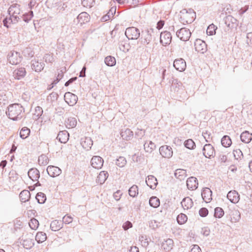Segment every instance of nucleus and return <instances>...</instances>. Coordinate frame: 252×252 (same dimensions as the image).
<instances>
[{"mask_svg":"<svg viewBox=\"0 0 252 252\" xmlns=\"http://www.w3.org/2000/svg\"><path fill=\"white\" fill-rule=\"evenodd\" d=\"M30 134V129L27 127H23L20 132V136L23 139L27 138Z\"/></svg>","mask_w":252,"mask_h":252,"instance_id":"nucleus-42","label":"nucleus"},{"mask_svg":"<svg viewBox=\"0 0 252 252\" xmlns=\"http://www.w3.org/2000/svg\"><path fill=\"white\" fill-rule=\"evenodd\" d=\"M125 35L128 39H137L140 36V31L135 27H129L126 29Z\"/></svg>","mask_w":252,"mask_h":252,"instance_id":"nucleus-5","label":"nucleus"},{"mask_svg":"<svg viewBox=\"0 0 252 252\" xmlns=\"http://www.w3.org/2000/svg\"><path fill=\"white\" fill-rule=\"evenodd\" d=\"M211 190L208 188H205L201 192V196L203 200L206 202H209L212 199Z\"/></svg>","mask_w":252,"mask_h":252,"instance_id":"nucleus-24","label":"nucleus"},{"mask_svg":"<svg viewBox=\"0 0 252 252\" xmlns=\"http://www.w3.org/2000/svg\"><path fill=\"white\" fill-rule=\"evenodd\" d=\"M227 198L231 202L236 204L240 200V195L237 191L231 190L227 193Z\"/></svg>","mask_w":252,"mask_h":252,"instance_id":"nucleus-17","label":"nucleus"},{"mask_svg":"<svg viewBox=\"0 0 252 252\" xmlns=\"http://www.w3.org/2000/svg\"><path fill=\"white\" fill-rule=\"evenodd\" d=\"M128 194L132 197L136 196L138 194V187L135 185L131 187L128 189Z\"/></svg>","mask_w":252,"mask_h":252,"instance_id":"nucleus-43","label":"nucleus"},{"mask_svg":"<svg viewBox=\"0 0 252 252\" xmlns=\"http://www.w3.org/2000/svg\"><path fill=\"white\" fill-rule=\"evenodd\" d=\"M65 101L70 106H74L77 103V96L70 92H66L64 95Z\"/></svg>","mask_w":252,"mask_h":252,"instance_id":"nucleus-8","label":"nucleus"},{"mask_svg":"<svg viewBox=\"0 0 252 252\" xmlns=\"http://www.w3.org/2000/svg\"><path fill=\"white\" fill-rule=\"evenodd\" d=\"M149 204L151 207L157 208L159 206V199L156 196H152L149 200Z\"/></svg>","mask_w":252,"mask_h":252,"instance_id":"nucleus-41","label":"nucleus"},{"mask_svg":"<svg viewBox=\"0 0 252 252\" xmlns=\"http://www.w3.org/2000/svg\"><path fill=\"white\" fill-rule=\"evenodd\" d=\"M46 170L48 175L52 177L58 176L62 173V170L59 167L52 165L48 166Z\"/></svg>","mask_w":252,"mask_h":252,"instance_id":"nucleus-13","label":"nucleus"},{"mask_svg":"<svg viewBox=\"0 0 252 252\" xmlns=\"http://www.w3.org/2000/svg\"><path fill=\"white\" fill-rule=\"evenodd\" d=\"M77 124V120L74 117H69L65 121V125L67 128L74 127Z\"/></svg>","mask_w":252,"mask_h":252,"instance_id":"nucleus-34","label":"nucleus"},{"mask_svg":"<svg viewBox=\"0 0 252 252\" xmlns=\"http://www.w3.org/2000/svg\"><path fill=\"white\" fill-rule=\"evenodd\" d=\"M144 147L145 151L149 153H152L156 147V145L152 141H150L148 143L145 142L144 143Z\"/></svg>","mask_w":252,"mask_h":252,"instance_id":"nucleus-37","label":"nucleus"},{"mask_svg":"<svg viewBox=\"0 0 252 252\" xmlns=\"http://www.w3.org/2000/svg\"><path fill=\"white\" fill-rule=\"evenodd\" d=\"M73 221V218L71 216L65 215L63 218L62 222L65 224H69Z\"/></svg>","mask_w":252,"mask_h":252,"instance_id":"nucleus-57","label":"nucleus"},{"mask_svg":"<svg viewBox=\"0 0 252 252\" xmlns=\"http://www.w3.org/2000/svg\"><path fill=\"white\" fill-rule=\"evenodd\" d=\"M31 197L30 192L28 190H23L20 194L19 197L22 202H26L29 200Z\"/></svg>","mask_w":252,"mask_h":252,"instance_id":"nucleus-32","label":"nucleus"},{"mask_svg":"<svg viewBox=\"0 0 252 252\" xmlns=\"http://www.w3.org/2000/svg\"><path fill=\"white\" fill-rule=\"evenodd\" d=\"M19 19L20 18L18 15H10V17L8 18V20H10V23H12V24L17 23Z\"/></svg>","mask_w":252,"mask_h":252,"instance_id":"nucleus-60","label":"nucleus"},{"mask_svg":"<svg viewBox=\"0 0 252 252\" xmlns=\"http://www.w3.org/2000/svg\"><path fill=\"white\" fill-rule=\"evenodd\" d=\"M77 20L78 23L82 25L90 21V16L86 12H82L78 15Z\"/></svg>","mask_w":252,"mask_h":252,"instance_id":"nucleus-23","label":"nucleus"},{"mask_svg":"<svg viewBox=\"0 0 252 252\" xmlns=\"http://www.w3.org/2000/svg\"><path fill=\"white\" fill-rule=\"evenodd\" d=\"M44 61L46 63H52L53 61V58L52 56L49 54H46L44 55L43 58Z\"/></svg>","mask_w":252,"mask_h":252,"instance_id":"nucleus-63","label":"nucleus"},{"mask_svg":"<svg viewBox=\"0 0 252 252\" xmlns=\"http://www.w3.org/2000/svg\"><path fill=\"white\" fill-rule=\"evenodd\" d=\"M93 142V140L90 137H85L81 139V144L82 146L84 149L88 151L91 149Z\"/></svg>","mask_w":252,"mask_h":252,"instance_id":"nucleus-20","label":"nucleus"},{"mask_svg":"<svg viewBox=\"0 0 252 252\" xmlns=\"http://www.w3.org/2000/svg\"><path fill=\"white\" fill-rule=\"evenodd\" d=\"M173 66L176 70L182 72L186 68V63L182 58L176 59L174 62Z\"/></svg>","mask_w":252,"mask_h":252,"instance_id":"nucleus-12","label":"nucleus"},{"mask_svg":"<svg viewBox=\"0 0 252 252\" xmlns=\"http://www.w3.org/2000/svg\"><path fill=\"white\" fill-rule=\"evenodd\" d=\"M182 87V83L178 82L177 80H174L172 83L171 89L175 92H178Z\"/></svg>","mask_w":252,"mask_h":252,"instance_id":"nucleus-39","label":"nucleus"},{"mask_svg":"<svg viewBox=\"0 0 252 252\" xmlns=\"http://www.w3.org/2000/svg\"><path fill=\"white\" fill-rule=\"evenodd\" d=\"M217 29V27L213 24L210 25L207 29V33L210 35H213L216 33V31Z\"/></svg>","mask_w":252,"mask_h":252,"instance_id":"nucleus-50","label":"nucleus"},{"mask_svg":"<svg viewBox=\"0 0 252 252\" xmlns=\"http://www.w3.org/2000/svg\"><path fill=\"white\" fill-rule=\"evenodd\" d=\"M105 64L109 66H113L116 64V59L114 57L108 56L105 58Z\"/></svg>","mask_w":252,"mask_h":252,"instance_id":"nucleus-40","label":"nucleus"},{"mask_svg":"<svg viewBox=\"0 0 252 252\" xmlns=\"http://www.w3.org/2000/svg\"><path fill=\"white\" fill-rule=\"evenodd\" d=\"M108 173L105 171H101L97 177V180L100 184H103L108 177Z\"/></svg>","mask_w":252,"mask_h":252,"instance_id":"nucleus-33","label":"nucleus"},{"mask_svg":"<svg viewBox=\"0 0 252 252\" xmlns=\"http://www.w3.org/2000/svg\"><path fill=\"white\" fill-rule=\"evenodd\" d=\"M121 135L123 139L129 140L132 138L133 133L130 129L126 128L124 131H121Z\"/></svg>","mask_w":252,"mask_h":252,"instance_id":"nucleus-31","label":"nucleus"},{"mask_svg":"<svg viewBox=\"0 0 252 252\" xmlns=\"http://www.w3.org/2000/svg\"><path fill=\"white\" fill-rule=\"evenodd\" d=\"M23 56L27 58H31L34 55V52L31 47H27L22 51Z\"/></svg>","mask_w":252,"mask_h":252,"instance_id":"nucleus-38","label":"nucleus"},{"mask_svg":"<svg viewBox=\"0 0 252 252\" xmlns=\"http://www.w3.org/2000/svg\"><path fill=\"white\" fill-rule=\"evenodd\" d=\"M69 133L66 130L61 131L58 133L57 139L62 143H66L69 139Z\"/></svg>","mask_w":252,"mask_h":252,"instance_id":"nucleus-25","label":"nucleus"},{"mask_svg":"<svg viewBox=\"0 0 252 252\" xmlns=\"http://www.w3.org/2000/svg\"><path fill=\"white\" fill-rule=\"evenodd\" d=\"M94 0H81L82 5L85 7L91 8L94 5Z\"/></svg>","mask_w":252,"mask_h":252,"instance_id":"nucleus-47","label":"nucleus"},{"mask_svg":"<svg viewBox=\"0 0 252 252\" xmlns=\"http://www.w3.org/2000/svg\"><path fill=\"white\" fill-rule=\"evenodd\" d=\"M181 203L183 208L187 210L191 208L193 204L192 199L189 197H185Z\"/></svg>","mask_w":252,"mask_h":252,"instance_id":"nucleus-28","label":"nucleus"},{"mask_svg":"<svg viewBox=\"0 0 252 252\" xmlns=\"http://www.w3.org/2000/svg\"><path fill=\"white\" fill-rule=\"evenodd\" d=\"M23 245L26 249H30L33 245V244L31 240L27 239L23 241Z\"/></svg>","mask_w":252,"mask_h":252,"instance_id":"nucleus-58","label":"nucleus"},{"mask_svg":"<svg viewBox=\"0 0 252 252\" xmlns=\"http://www.w3.org/2000/svg\"><path fill=\"white\" fill-rule=\"evenodd\" d=\"M42 108L40 106H36L35 108L34 113L33 114L36 119H38L42 115Z\"/></svg>","mask_w":252,"mask_h":252,"instance_id":"nucleus-56","label":"nucleus"},{"mask_svg":"<svg viewBox=\"0 0 252 252\" xmlns=\"http://www.w3.org/2000/svg\"><path fill=\"white\" fill-rule=\"evenodd\" d=\"M160 154L163 158H169L173 155V151L171 147L167 145L161 146L159 149Z\"/></svg>","mask_w":252,"mask_h":252,"instance_id":"nucleus-9","label":"nucleus"},{"mask_svg":"<svg viewBox=\"0 0 252 252\" xmlns=\"http://www.w3.org/2000/svg\"><path fill=\"white\" fill-rule=\"evenodd\" d=\"M225 25L230 29L236 28L238 25L237 20L231 15H228L224 19Z\"/></svg>","mask_w":252,"mask_h":252,"instance_id":"nucleus-11","label":"nucleus"},{"mask_svg":"<svg viewBox=\"0 0 252 252\" xmlns=\"http://www.w3.org/2000/svg\"><path fill=\"white\" fill-rule=\"evenodd\" d=\"M224 215V211L220 207H216L215 209L214 217L217 218H221Z\"/></svg>","mask_w":252,"mask_h":252,"instance_id":"nucleus-48","label":"nucleus"},{"mask_svg":"<svg viewBox=\"0 0 252 252\" xmlns=\"http://www.w3.org/2000/svg\"><path fill=\"white\" fill-rule=\"evenodd\" d=\"M37 202L39 204L44 203L46 200V195L42 192H38L35 196Z\"/></svg>","mask_w":252,"mask_h":252,"instance_id":"nucleus-44","label":"nucleus"},{"mask_svg":"<svg viewBox=\"0 0 252 252\" xmlns=\"http://www.w3.org/2000/svg\"><path fill=\"white\" fill-rule=\"evenodd\" d=\"M186 172L184 170L177 169L175 172V176L177 179L181 180L184 179Z\"/></svg>","mask_w":252,"mask_h":252,"instance_id":"nucleus-51","label":"nucleus"},{"mask_svg":"<svg viewBox=\"0 0 252 252\" xmlns=\"http://www.w3.org/2000/svg\"><path fill=\"white\" fill-rule=\"evenodd\" d=\"M187 186L189 189L193 190L197 188L198 180L194 177H190L189 178L186 182Z\"/></svg>","mask_w":252,"mask_h":252,"instance_id":"nucleus-16","label":"nucleus"},{"mask_svg":"<svg viewBox=\"0 0 252 252\" xmlns=\"http://www.w3.org/2000/svg\"><path fill=\"white\" fill-rule=\"evenodd\" d=\"M203 154L206 158H214L215 155V151L213 146L210 144H205L202 149Z\"/></svg>","mask_w":252,"mask_h":252,"instance_id":"nucleus-6","label":"nucleus"},{"mask_svg":"<svg viewBox=\"0 0 252 252\" xmlns=\"http://www.w3.org/2000/svg\"><path fill=\"white\" fill-rule=\"evenodd\" d=\"M174 242L172 239H167L161 244V247L166 252H170L173 247Z\"/></svg>","mask_w":252,"mask_h":252,"instance_id":"nucleus-22","label":"nucleus"},{"mask_svg":"<svg viewBox=\"0 0 252 252\" xmlns=\"http://www.w3.org/2000/svg\"><path fill=\"white\" fill-rule=\"evenodd\" d=\"M172 40V36L170 32L165 31L160 33V42L163 46L169 44Z\"/></svg>","mask_w":252,"mask_h":252,"instance_id":"nucleus-10","label":"nucleus"},{"mask_svg":"<svg viewBox=\"0 0 252 252\" xmlns=\"http://www.w3.org/2000/svg\"><path fill=\"white\" fill-rule=\"evenodd\" d=\"M47 239L46 234L43 232H38L35 236V240L38 243L44 242Z\"/></svg>","mask_w":252,"mask_h":252,"instance_id":"nucleus-36","label":"nucleus"},{"mask_svg":"<svg viewBox=\"0 0 252 252\" xmlns=\"http://www.w3.org/2000/svg\"><path fill=\"white\" fill-rule=\"evenodd\" d=\"M26 69L21 67L15 69L13 72V76L15 79L20 80L23 78L26 74Z\"/></svg>","mask_w":252,"mask_h":252,"instance_id":"nucleus-18","label":"nucleus"},{"mask_svg":"<svg viewBox=\"0 0 252 252\" xmlns=\"http://www.w3.org/2000/svg\"><path fill=\"white\" fill-rule=\"evenodd\" d=\"M153 31L152 30H146L142 32V39L143 40L142 42L144 44H149L152 39V32Z\"/></svg>","mask_w":252,"mask_h":252,"instance_id":"nucleus-14","label":"nucleus"},{"mask_svg":"<svg viewBox=\"0 0 252 252\" xmlns=\"http://www.w3.org/2000/svg\"><path fill=\"white\" fill-rule=\"evenodd\" d=\"M240 138L243 142L249 143L252 140V134L248 131H245L241 133Z\"/></svg>","mask_w":252,"mask_h":252,"instance_id":"nucleus-30","label":"nucleus"},{"mask_svg":"<svg viewBox=\"0 0 252 252\" xmlns=\"http://www.w3.org/2000/svg\"><path fill=\"white\" fill-rule=\"evenodd\" d=\"M221 143L224 147H229L232 144V141L228 135H224L221 139Z\"/></svg>","mask_w":252,"mask_h":252,"instance_id":"nucleus-35","label":"nucleus"},{"mask_svg":"<svg viewBox=\"0 0 252 252\" xmlns=\"http://www.w3.org/2000/svg\"><path fill=\"white\" fill-rule=\"evenodd\" d=\"M247 43L250 46H252V32L247 33Z\"/></svg>","mask_w":252,"mask_h":252,"instance_id":"nucleus-64","label":"nucleus"},{"mask_svg":"<svg viewBox=\"0 0 252 252\" xmlns=\"http://www.w3.org/2000/svg\"><path fill=\"white\" fill-rule=\"evenodd\" d=\"M145 135V131L142 129H137L135 132V136L137 138L141 139V138Z\"/></svg>","mask_w":252,"mask_h":252,"instance_id":"nucleus-61","label":"nucleus"},{"mask_svg":"<svg viewBox=\"0 0 252 252\" xmlns=\"http://www.w3.org/2000/svg\"><path fill=\"white\" fill-rule=\"evenodd\" d=\"M146 183L152 189H155L158 184L157 178L153 175H149L146 179Z\"/></svg>","mask_w":252,"mask_h":252,"instance_id":"nucleus-21","label":"nucleus"},{"mask_svg":"<svg viewBox=\"0 0 252 252\" xmlns=\"http://www.w3.org/2000/svg\"><path fill=\"white\" fill-rule=\"evenodd\" d=\"M92 166L96 169H100L103 164V159L99 156H94L91 159Z\"/></svg>","mask_w":252,"mask_h":252,"instance_id":"nucleus-15","label":"nucleus"},{"mask_svg":"<svg viewBox=\"0 0 252 252\" xmlns=\"http://www.w3.org/2000/svg\"><path fill=\"white\" fill-rule=\"evenodd\" d=\"M199 214L201 217H205L208 214V210L206 208H201L199 211Z\"/></svg>","mask_w":252,"mask_h":252,"instance_id":"nucleus-59","label":"nucleus"},{"mask_svg":"<svg viewBox=\"0 0 252 252\" xmlns=\"http://www.w3.org/2000/svg\"><path fill=\"white\" fill-rule=\"evenodd\" d=\"M176 34L181 40L186 41L189 39L191 36V32L187 28H182L177 30L176 32Z\"/></svg>","mask_w":252,"mask_h":252,"instance_id":"nucleus-4","label":"nucleus"},{"mask_svg":"<svg viewBox=\"0 0 252 252\" xmlns=\"http://www.w3.org/2000/svg\"><path fill=\"white\" fill-rule=\"evenodd\" d=\"M65 71L66 68L65 67L61 68L60 70H58V75L57 77L62 79L63 78V74Z\"/></svg>","mask_w":252,"mask_h":252,"instance_id":"nucleus-62","label":"nucleus"},{"mask_svg":"<svg viewBox=\"0 0 252 252\" xmlns=\"http://www.w3.org/2000/svg\"><path fill=\"white\" fill-rule=\"evenodd\" d=\"M20 5L14 4L11 5L8 8V12L10 15H18L20 13Z\"/></svg>","mask_w":252,"mask_h":252,"instance_id":"nucleus-27","label":"nucleus"},{"mask_svg":"<svg viewBox=\"0 0 252 252\" xmlns=\"http://www.w3.org/2000/svg\"><path fill=\"white\" fill-rule=\"evenodd\" d=\"M184 146L189 149H193L195 146V144L192 139H189L185 141Z\"/></svg>","mask_w":252,"mask_h":252,"instance_id":"nucleus-52","label":"nucleus"},{"mask_svg":"<svg viewBox=\"0 0 252 252\" xmlns=\"http://www.w3.org/2000/svg\"><path fill=\"white\" fill-rule=\"evenodd\" d=\"M63 226V222L57 220H53L50 224L51 229L54 231L60 230Z\"/></svg>","mask_w":252,"mask_h":252,"instance_id":"nucleus-29","label":"nucleus"},{"mask_svg":"<svg viewBox=\"0 0 252 252\" xmlns=\"http://www.w3.org/2000/svg\"><path fill=\"white\" fill-rule=\"evenodd\" d=\"M30 227L33 230L36 229L39 225L38 221L35 218H32L29 223Z\"/></svg>","mask_w":252,"mask_h":252,"instance_id":"nucleus-49","label":"nucleus"},{"mask_svg":"<svg viewBox=\"0 0 252 252\" xmlns=\"http://www.w3.org/2000/svg\"><path fill=\"white\" fill-rule=\"evenodd\" d=\"M126 160L125 157H119V158L116 159V164L119 167L122 168L126 165Z\"/></svg>","mask_w":252,"mask_h":252,"instance_id":"nucleus-45","label":"nucleus"},{"mask_svg":"<svg viewBox=\"0 0 252 252\" xmlns=\"http://www.w3.org/2000/svg\"><path fill=\"white\" fill-rule=\"evenodd\" d=\"M33 16V12L32 11H30L29 13L23 14L22 16V18H23L24 21L28 23L30 20H31Z\"/></svg>","mask_w":252,"mask_h":252,"instance_id":"nucleus-54","label":"nucleus"},{"mask_svg":"<svg viewBox=\"0 0 252 252\" xmlns=\"http://www.w3.org/2000/svg\"><path fill=\"white\" fill-rule=\"evenodd\" d=\"M49 159L48 157L44 155H42L38 158V163L40 165H46Z\"/></svg>","mask_w":252,"mask_h":252,"instance_id":"nucleus-53","label":"nucleus"},{"mask_svg":"<svg viewBox=\"0 0 252 252\" xmlns=\"http://www.w3.org/2000/svg\"><path fill=\"white\" fill-rule=\"evenodd\" d=\"M181 13L180 18L184 23H191L196 16L195 12L191 9H189V10L184 9L181 11Z\"/></svg>","mask_w":252,"mask_h":252,"instance_id":"nucleus-2","label":"nucleus"},{"mask_svg":"<svg viewBox=\"0 0 252 252\" xmlns=\"http://www.w3.org/2000/svg\"><path fill=\"white\" fill-rule=\"evenodd\" d=\"M22 59V57L19 52L15 51H11L7 55V60L9 63L13 65L19 63Z\"/></svg>","mask_w":252,"mask_h":252,"instance_id":"nucleus-3","label":"nucleus"},{"mask_svg":"<svg viewBox=\"0 0 252 252\" xmlns=\"http://www.w3.org/2000/svg\"><path fill=\"white\" fill-rule=\"evenodd\" d=\"M45 64L43 62L32 60L31 62V66L33 70L36 72H40L42 70L44 67Z\"/></svg>","mask_w":252,"mask_h":252,"instance_id":"nucleus-26","label":"nucleus"},{"mask_svg":"<svg viewBox=\"0 0 252 252\" xmlns=\"http://www.w3.org/2000/svg\"><path fill=\"white\" fill-rule=\"evenodd\" d=\"M233 155L235 158L237 160L241 159L243 157L242 152L240 149H236L233 151Z\"/></svg>","mask_w":252,"mask_h":252,"instance_id":"nucleus-55","label":"nucleus"},{"mask_svg":"<svg viewBox=\"0 0 252 252\" xmlns=\"http://www.w3.org/2000/svg\"><path fill=\"white\" fill-rule=\"evenodd\" d=\"M28 175L29 178L33 181H38L40 177V172L35 168H31L28 172Z\"/></svg>","mask_w":252,"mask_h":252,"instance_id":"nucleus-19","label":"nucleus"},{"mask_svg":"<svg viewBox=\"0 0 252 252\" xmlns=\"http://www.w3.org/2000/svg\"><path fill=\"white\" fill-rule=\"evenodd\" d=\"M188 220L187 216L183 213L179 215L177 217V221L178 223L180 224H182L185 223Z\"/></svg>","mask_w":252,"mask_h":252,"instance_id":"nucleus-46","label":"nucleus"},{"mask_svg":"<svg viewBox=\"0 0 252 252\" xmlns=\"http://www.w3.org/2000/svg\"><path fill=\"white\" fill-rule=\"evenodd\" d=\"M24 108L18 103L10 105L6 112L8 117L13 121L21 120L24 116Z\"/></svg>","mask_w":252,"mask_h":252,"instance_id":"nucleus-1","label":"nucleus"},{"mask_svg":"<svg viewBox=\"0 0 252 252\" xmlns=\"http://www.w3.org/2000/svg\"><path fill=\"white\" fill-rule=\"evenodd\" d=\"M194 47L195 51L201 54H204L207 50L206 43L200 39H197L195 41Z\"/></svg>","mask_w":252,"mask_h":252,"instance_id":"nucleus-7","label":"nucleus"}]
</instances>
